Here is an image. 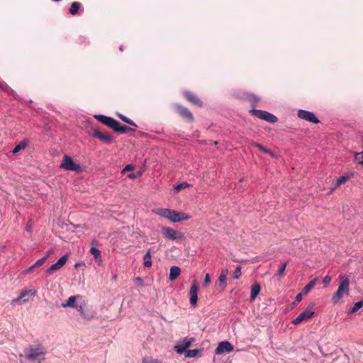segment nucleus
<instances>
[{"mask_svg": "<svg viewBox=\"0 0 363 363\" xmlns=\"http://www.w3.org/2000/svg\"><path fill=\"white\" fill-rule=\"evenodd\" d=\"M24 352L26 359L35 361L44 356L45 354V350L43 347L40 345L30 346L24 350Z\"/></svg>", "mask_w": 363, "mask_h": 363, "instance_id": "7ed1b4c3", "label": "nucleus"}, {"mask_svg": "<svg viewBox=\"0 0 363 363\" xmlns=\"http://www.w3.org/2000/svg\"><path fill=\"white\" fill-rule=\"evenodd\" d=\"M260 291V285L258 283L255 284L251 288L250 301H253Z\"/></svg>", "mask_w": 363, "mask_h": 363, "instance_id": "aec40b11", "label": "nucleus"}, {"mask_svg": "<svg viewBox=\"0 0 363 363\" xmlns=\"http://www.w3.org/2000/svg\"><path fill=\"white\" fill-rule=\"evenodd\" d=\"M234 347L233 345L228 341L220 342L215 350L216 354H221L224 352H231Z\"/></svg>", "mask_w": 363, "mask_h": 363, "instance_id": "9d476101", "label": "nucleus"}, {"mask_svg": "<svg viewBox=\"0 0 363 363\" xmlns=\"http://www.w3.org/2000/svg\"><path fill=\"white\" fill-rule=\"evenodd\" d=\"M155 212L157 215L165 218L173 223L187 220L191 218V216L185 213L169 208H158Z\"/></svg>", "mask_w": 363, "mask_h": 363, "instance_id": "f257e3e1", "label": "nucleus"}, {"mask_svg": "<svg viewBox=\"0 0 363 363\" xmlns=\"http://www.w3.org/2000/svg\"><path fill=\"white\" fill-rule=\"evenodd\" d=\"M353 176V173H347V174H345L341 177H340L337 180V182H336V184H335V188H337L339 186H340L341 184H344L345 182H346V181L352 177Z\"/></svg>", "mask_w": 363, "mask_h": 363, "instance_id": "5701e85b", "label": "nucleus"}, {"mask_svg": "<svg viewBox=\"0 0 363 363\" xmlns=\"http://www.w3.org/2000/svg\"><path fill=\"white\" fill-rule=\"evenodd\" d=\"M80 298H81V296L79 295L70 296L66 301V302H64L62 303V306L63 308L71 307V308H78V306L75 303H76V301Z\"/></svg>", "mask_w": 363, "mask_h": 363, "instance_id": "2eb2a0df", "label": "nucleus"}, {"mask_svg": "<svg viewBox=\"0 0 363 363\" xmlns=\"http://www.w3.org/2000/svg\"><path fill=\"white\" fill-rule=\"evenodd\" d=\"M82 314L84 313V308L82 306H78V308H76Z\"/></svg>", "mask_w": 363, "mask_h": 363, "instance_id": "09e8293b", "label": "nucleus"}, {"mask_svg": "<svg viewBox=\"0 0 363 363\" xmlns=\"http://www.w3.org/2000/svg\"><path fill=\"white\" fill-rule=\"evenodd\" d=\"M26 145H27V143L26 142H25V141L21 142V143H19V144H18L17 145L15 146V147L12 150V153L13 154L18 153L21 150L25 149Z\"/></svg>", "mask_w": 363, "mask_h": 363, "instance_id": "cd10ccee", "label": "nucleus"}, {"mask_svg": "<svg viewBox=\"0 0 363 363\" xmlns=\"http://www.w3.org/2000/svg\"><path fill=\"white\" fill-rule=\"evenodd\" d=\"M80 8V4L79 2L74 1L71 4L70 9H69V13L74 16L77 13L79 9Z\"/></svg>", "mask_w": 363, "mask_h": 363, "instance_id": "a878e982", "label": "nucleus"}, {"mask_svg": "<svg viewBox=\"0 0 363 363\" xmlns=\"http://www.w3.org/2000/svg\"><path fill=\"white\" fill-rule=\"evenodd\" d=\"M162 233L165 238L171 240H183L184 238L183 233L169 227H162Z\"/></svg>", "mask_w": 363, "mask_h": 363, "instance_id": "423d86ee", "label": "nucleus"}, {"mask_svg": "<svg viewBox=\"0 0 363 363\" xmlns=\"http://www.w3.org/2000/svg\"><path fill=\"white\" fill-rule=\"evenodd\" d=\"M60 168L69 171H73L77 173H79L82 170L81 166L79 164H75L72 159L68 155H65L63 157V160L60 164Z\"/></svg>", "mask_w": 363, "mask_h": 363, "instance_id": "20e7f679", "label": "nucleus"}, {"mask_svg": "<svg viewBox=\"0 0 363 363\" xmlns=\"http://www.w3.org/2000/svg\"><path fill=\"white\" fill-rule=\"evenodd\" d=\"M130 128L124 125H121V123L118 121V125L116 126V128L113 129L116 132H118L121 133H127Z\"/></svg>", "mask_w": 363, "mask_h": 363, "instance_id": "bb28decb", "label": "nucleus"}, {"mask_svg": "<svg viewBox=\"0 0 363 363\" xmlns=\"http://www.w3.org/2000/svg\"><path fill=\"white\" fill-rule=\"evenodd\" d=\"M287 264L288 262H284V264H282L280 267H279V269L278 270V272L277 274H276V276H282L286 270V267L287 266Z\"/></svg>", "mask_w": 363, "mask_h": 363, "instance_id": "72a5a7b5", "label": "nucleus"}, {"mask_svg": "<svg viewBox=\"0 0 363 363\" xmlns=\"http://www.w3.org/2000/svg\"><path fill=\"white\" fill-rule=\"evenodd\" d=\"M184 96L189 101L191 102L192 104H195L196 106H202L201 101L193 93H191L190 91H185Z\"/></svg>", "mask_w": 363, "mask_h": 363, "instance_id": "dca6fc26", "label": "nucleus"}, {"mask_svg": "<svg viewBox=\"0 0 363 363\" xmlns=\"http://www.w3.org/2000/svg\"><path fill=\"white\" fill-rule=\"evenodd\" d=\"M211 281V277L209 274H206L204 281H203V286H207Z\"/></svg>", "mask_w": 363, "mask_h": 363, "instance_id": "4c0bfd02", "label": "nucleus"}, {"mask_svg": "<svg viewBox=\"0 0 363 363\" xmlns=\"http://www.w3.org/2000/svg\"><path fill=\"white\" fill-rule=\"evenodd\" d=\"M45 258H40L38 259L32 266L24 272V274H28L31 272L35 268L38 267L44 264Z\"/></svg>", "mask_w": 363, "mask_h": 363, "instance_id": "4be33fe9", "label": "nucleus"}, {"mask_svg": "<svg viewBox=\"0 0 363 363\" xmlns=\"http://www.w3.org/2000/svg\"><path fill=\"white\" fill-rule=\"evenodd\" d=\"M314 312L311 310H306L301 312L293 321L292 323L297 325L306 319L311 318Z\"/></svg>", "mask_w": 363, "mask_h": 363, "instance_id": "4468645a", "label": "nucleus"}, {"mask_svg": "<svg viewBox=\"0 0 363 363\" xmlns=\"http://www.w3.org/2000/svg\"><path fill=\"white\" fill-rule=\"evenodd\" d=\"M250 101L252 103V106H255V104L259 101V99L256 96L252 95Z\"/></svg>", "mask_w": 363, "mask_h": 363, "instance_id": "37998d69", "label": "nucleus"}, {"mask_svg": "<svg viewBox=\"0 0 363 363\" xmlns=\"http://www.w3.org/2000/svg\"><path fill=\"white\" fill-rule=\"evenodd\" d=\"M241 276V267L238 266L235 269L233 277L234 279H237Z\"/></svg>", "mask_w": 363, "mask_h": 363, "instance_id": "c9c22d12", "label": "nucleus"}, {"mask_svg": "<svg viewBox=\"0 0 363 363\" xmlns=\"http://www.w3.org/2000/svg\"><path fill=\"white\" fill-rule=\"evenodd\" d=\"M257 147L263 152H265V153H269L270 152L269 150L265 148L264 146H262L260 144H257Z\"/></svg>", "mask_w": 363, "mask_h": 363, "instance_id": "ea45409f", "label": "nucleus"}, {"mask_svg": "<svg viewBox=\"0 0 363 363\" xmlns=\"http://www.w3.org/2000/svg\"><path fill=\"white\" fill-rule=\"evenodd\" d=\"M135 169V166L133 164H129L123 169L121 173L124 174L125 172L132 171Z\"/></svg>", "mask_w": 363, "mask_h": 363, "instance_id": "e433bc0d", "label": "nucleus"}, {"mask_svg": "<svg viewBox=\"0 0 363 363\" xmlns=\"http://www.w3.org/2000/svg\"><path fill=\"white\" fill-rule=\"evenodd\" d=\"M181 274V269L177 266H173L170 268L169 279L170 281H174L179 277Z\"/></svg>", "mask_w": 363, "mask_h": 363, "instance_id": "a211bd4d", "label": "nucleus"}, {"mask_svg": "<svg viewBox=\"0 0 363 363\" xmlns=\"http://www.w3.org/2000/svg\"><path fill=\"white\" fill-rule=\"evenodd\" d=\"M93 136L94 138H96L99 139L101 141L105 143H111L112 141V138L111 135L108 133H103L99 129L94 130L93 132Z\"/></svg>", "mask_w": 363, "mask_h": 363, "instance_id": "ddd939ff", "label": "nucleus"}, {"mask_svg": "<svg viewBox=\"0 0 363 363\" xmlns=\"http://www.w3.org/2000/svg\"><path fill=\"white\" fill-rule=\"evenodd\" d=\"M355 160L361 164L363 165V151L361 152L355 153Z\"/></svg>", "mask_w": 363, "mask_h": 363, "instance_id": "f704fd0d", "label": "nucleus"}, {"mask_svg": "<svg viewBox=\"0 0 363 363\" xmlns=\"http://www.w3.org/2000/svg\"><path fill=\"white\" fill-rule=\"evenodd\" d=\"M228 274V269L224 268V269H221L220 274L218 277L219 286L220 287H222L223 289H224L227 285L226 279H227Z\"/></svg>", "mask_w": 363, "mask_h": 363, "instance_id": "f3484780", "label": "nucleus"}, {"mask_svg": "<svg viewBox=\"0 0 363 363\" xmlns=\"http://www.w3.org/2000/svg\"><path fill=\"white\" fill-rule=\"evenodd\" d=\"M250 112L252 116H255L258 118L264 120L271 123H274L278 120L274 115L266 111L251 109Z\"/></svg>", "mask_w": 363, "mask_h": 363, "instance_id": "39448f33", "label": "nucleus"}, {"mask_svg": "<svg viewBox=\"0 0 363 363\" xmlns=\"http://www.w3.org/2000/svg\"><path fill=\"white\" fill-rule=\"evenodd\" d=\"M52 253V250L50 249L47 252L46 255L45 256H43L42 258H45V261H46Z\"/></svg>", "mask_w": 363, "mask_h": 363, "instance_id": "c03bdc74", "label": "nucleus"}, {"mask_svg": "<svg viewBox=\"0 0 363 363\" xmlns=\"http://www.w3.org/2000/svg\"><path fill=\"white\" fill-rule=\"evenodd\" d=\"M340 283L338 286L337 291L333 294L332 301L334 303H337L345 295L349 294V278L345 275L340 277Z\"/></svg>", "mask_w": 363, "mask_h": 363, "instance_id": "f03ea898", "label": "nucleus"}, {"mask_svg": "<svg viewBox=\"0 0 363 363\" xmlns=\"http://www.w3.org/2000/svg\"><path fill=\"white\" fill-rule=\"evenodd\" d=\"M68 259V255L62 256L57 262L52 264L49 268L47 269L46 273L50 274L53 271L61 269L66 263Z\"/></svg>", "mask_w": 363, "mask_h": 363, "instance_id": "9b49d317", "label": "nucleus"}, {"mask_svg": "<svg viewBox=\"0 0 363 363\" xmlns=\"http://www.w3.org/2000/svg\"><path fill=\"white\" fill-rule=\"evenodd\" d=\"M177 110L180 115L184 118H188L190 121L193 120V115L192 113L186 108L183 107L182 106H177Z\"/></svg>", "mask_w": 363, "mask_h": 363, "instance_id": "6ab92c4d", "label": "nucleus"}, {"mask_svg": "<svg viewBox=\"0 0 363 363\" xmlns=\"http://www.w3.org/2000/svg\"><path fill=\"white\" fill-rule=\"evenodd\" d=\"M90 253L94 256L96 262L100 264L102 262L101 251L96 247H91L90 249Z\"/></svg>", "mask_w": 363, "mask_h": 363, "instance_id": "412c9836", "label": "nucleus"}, {"mask_svg": "<svg viewBox=\"0 0 363 363\" xmlns=\"http://www.w3.org/2000/svg\"><path fill=\"white\" fill-rule=\"evenodd\" d=\"M151 257H152V256H151L150 250H148L143 257L144 266L145 267H150L152 266V263Z\"/></svg>", "mask_w": 363, "mask_h": 363, "instance_id": "393cba45", "label": "nucleus"}, {"mask_svg": "<svg viewBox=\"0 0 363 363\" xmlns=\"http://www.w3.org/2000/svg\"><path fill=\"white\" fill-rule=\"evenodd\" d=\"M198 291L199 285L196 281H194L192 286L189 291L190 303L192 306H196L198 301Z\"/></svg>", "mask_w": 363, "mask_h": 363, "instance_id": "f8f14e48", "label": "nucleus"}, {"mask_svg": "<svg viewBox=\"0 0 363 363\" xmlns=\"http://www.w3.org/2000/svg\"><path fill=\"white\" fill-rule=\"evenodd\" d=\"M26 229L27 231H29V232L31 231L32 226H31V224H30L29 222L27 223Z\"/></svg>", "mask_w": 363, "mask_h": 363, "instance_id": "49530a36", "label": "nucleus"}, {"mask_svg": "<svg viewBox=\"0 0 363 363\" xmlns=\"http://www.w3.org/2000/svg\"><path fill=\"white\" fill-rule=\"evenodd\" d=\"M194 337H185L182 340L179 341L175 346V350L178 354H182L186 349L189 347L193 342H194Z\"/></svg>", "mask_w": 363, "mask_h": 363, "instance_id": "0eeeda50", "label": "nucleus"}, {"mask_svg": "<svg viewBox=\"0 0 363 363\" xmlns=\"http://www.w3.org/2000/svg\"><path fill=\"white\" fill-rule=\"evenodd\" d=\"M330 281H331V277L330 276H325L323 278V283L324 285L327 286L328 284H330Z\"/></svg>", "mask_w": 363, "mask_h": 363, "instance_id": "a19ab883", "label": "nucleus"}, {"mask_svg": "<svg viewBox=\"0 0 363 363\" xmlns=\"http://www.w3.org/2000/svg\"><path fill=\"white\" fill-rule=\"evenodd\" d=\"M303 296H306V294H302V291H301L299 294H298L296 296L295 302L296 303L300 302L302 300Z\"/></svg>", "mask_w": 363, "mask_h": 363, "instance_id": "58836bf2", "label": "nucleus"}, {"mask_svg": "<svg viewBox=\"0 0 363 363\" xmlns=\"http://www.w3.org/2000/svg\"><path fill=\"white\" fill-rule=\"evenodd\" d=\"M189 184L186 182H183L181 184H178L174 186V189L176 191H179L181 189L189 187Z\"/></svg>", "mask_w": 363, "mask_h": 363, "instance_id": "473e14b6", "label": "nucleus"}, {"mask_svg": "<svg viewBox=\"0 0 363 363\" xmlns=\"http://www.w3.org/2000/svg\"><path fill=\"white\" fill-rule=\"evenodd\" d=\"M128 177L129 179H133L136 178V174H134V173H131V174H129L128 175Z\"/></svg>", "mask_w": 363, "mask_h": 363, "instance_id": "de8ad7c7", "label": "nucleus"}, {"mask_svg": "<svg viewBox=\"0 0 363 363\" xmlns=\"http://www.w3.org/2000/svg\"><path fill=\"white\" fill-rule=\"evenodd\" d=\"M79 266V263H76L74 265L75 267H78Z\"/></svg>", "mask_w": 363, "mask_h": 363, "instance_id": "8fccbe9b", "label": "nucleus"}, {"mask_svg": "<svg viewBox=\"0 0 363 363\" xmlns=\"http://www.w3.org/2000/svg\"><path fill=\"white\" fill-rule=\"evenodd\" d=\"M316 281H317V279L315 278V279L311 280L307 285H306L301 290L302 294L306 295L314 287V286L316 284Z\"/></svg>", "mask_w": 363, "mask_h": 363, "instance_id": "b1692460", "label": "nucleus"}, {"mask_svg": "<svg viewBox=\"0 0 363 363\" xmlns=\"http://www.w3.org/2000/svg\"><path fill=\"white\" fill-rule=\"evenodd\" d=\"M94 118L98 120L101 123L106 125V126L112 128L113 130L116 128V126L118 125V121L116 119L106 116L104 115H95Z\"/></svg>", "mask_w": 363, "mask_h": 363, "instance_id": "6e6552de", "label": "nucleus"}, {"mask_svg": "<svg viewBox=\"0 0 363 363\" xmlns=\"http://www.w3.org/2000/svg\"><path fill=\"white\" fill-rule=\"evenodd\" d=\"M363 306V300L355 303L353 307L350 309V313H353L358 311Z\"/></svg>", "mask_w": 363, "mask_h": 363, "instance_id": "c85d7f7f", "label": "nucleus"}, {"mask_svg": "<svg viewBox=\"0 0 363 363\" xmlns=\"http://www.w3.org/2000/svg\"><path fill=\"white\" fill-rule=\"evenodd\" d=\"M119 118L124 122H125L126 123L132 125V126H135L136 127V124L132 121L130 120V118L125 117V116H123V115H119Z\"/></svg>", "mask_w": 363, "mask_h": 363, "instance_id": "2f4dec72", "label": "nucleus"}, {"mask_svg": "<svg viewBox=\"0 0 363 363\" xmlns=\"http://www.w3.org/2000/svg\"><path fill=\"white\" fill-rule=\"evenodd\" d=\"M142 363H162V362L157 359H153L150 357H145L143 358Z\"/></svg>", "mask_w": 363, "mask_h": 363, "instance_id": "7c9ffc66", "label": "nucleus"}, {"mask_svg": "<svg viewBox=\"0 0 363 363\" xmlns=\"http://www.w3.org/2000/svg\"><path fill=\"white\" fill-rule=\"evenodd\" d=\"M199 351L197 349L189 350L185 352V357H194L197 356Z\"/></svg>", "mask_w": 363, "mask_h": 363, "instance_id": "c756f323", "label": "nucleus"}, {"mask_svg": "<svg viewBox=\"0 0 363 363\" xmlns=\"http://www.w3.org/2000/svg\"><path fill=\"white\" fill-rule=\"evenodd\" d=\"M120 50H121V51H123V46H121V47H120Z\"/></svg>", "mask_w": 363, "mask_h": 363, "instance_id": "3c124183", "label": "nucleus"}, {"mask_svg": "<svg viewBox=\"0 0 363 363\" xmlns=\"http://www.w3.org/2000/svg\"><path fill=\"white\" fill-rule=\"evenodd\" d=\"M134 282L135 284L137 285H143V279L141 278V277H136L135 279H134Z\"/></svg>", "mask_w": 363, "mask_h": 363, "instance_id": "79ce46f5", "label": "nucleus"}, {"mask_svg": "<svg viewBox=\"0 0 363 363\" xmlns=\"http://www.w3.org/2000/svg\"><path fill=\"white\" fill-rule=\"evenodd\" d=\"M28 294V291H22L21 293V295H20L19 298L18 299H16V301H18L20 298H22L25 297Z\"/></svg>", "mask_w": 363, "mask_h": 363, "instance_id": "a18cd8bd", "label": "nucleus"}, {"mask_svg": "<svg viewBox=\"0 0 363 363\" xmlns=\"http://www.w3.org/2000/svg\"><path fill=\"white\" fill-rule=\"evenodd\" d=\"M298 118L303 119L306 121L311 122L313 123H318L319 120L317 118V117L315 116V114L312 112L305 111L300 109L298 111Z\"/></svg>", "mask_w": 363, "mask_h": 363, "instance_id": "1a4fd4ad", "label": "nucleus"}]
</instances>
